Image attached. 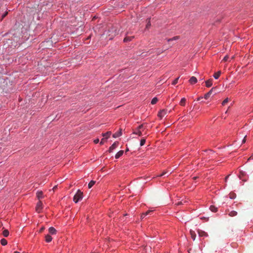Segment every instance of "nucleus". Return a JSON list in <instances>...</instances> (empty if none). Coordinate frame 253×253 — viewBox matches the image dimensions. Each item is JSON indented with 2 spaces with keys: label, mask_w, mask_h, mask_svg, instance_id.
Returning <instances> with one entry per match:
<instances>
[{
  "label": "nucleus",
  "mask_w": 253,
  "mask_h": 253,
  "mask_svg": "<svg viewBox=\"0 0 253 253\" xmlns=\"http://www.w3.org/2000/svg\"><path fill=\"white\" fill-rule=\"evenodd\" d=\"M14 253H19V252L16 251Z\"/></svg>",
  "instance_id": "de8ad7c7"
},
{
  "label": "nucleus",
  "mask_w": 253,
  "mask_h": 253,
  "mask_svg": "<svg viewBox=\"0 0 253 253\" xmlns=\"http://www.w3.org/2000/svg\"><path fill=\"white\" fill-rule=\"evenodd\" d=\"M185 102H186V99L185 98H182L181 99L179 104L181 106H184L185 105Z\"/></svg>",
  "instance_id": "aec40b11"
},
{
  "label": "nucleus",
  "mask_w": 253,
  "mask_h": 253,
  "mask_svg": "<svg viewBox=\"0 0 253 253\" xmlns=\"http://www.w3.org/2000/svg\"><path fill=\"white\" fill-rule=\"evenodd\" d=\"M57 188V186H54L52 189L53 191H55Z\"/></svg>",
  "instance_id": "79ce46f5"
},
{
  "label": "nucleus",
  "mask_w": 253,
  "mask_h": 253,
  "mask_svg": "<svg viewBox=\"0 0 253 253\" xmlns=\"http://www.w3.org/2000/svg\"><path fill=\"white\" fill-rule=\"evenodd\" d=\"M2 234L4 237H6L9 235V231L5 229L3 231Z\"/></svg>",
  "instance_id": "b1692460"
},
{
  "label": "nucleus",
  "mask_w": 253,
  "mask_h": 253,
  "mask_svg": "<svg viewBox=\"0 0 253 253\" xmlns=\"http://www.w3.org/2000/svg\"><path fill=\"white\" fill-rule=\"evenodd\" d=\"M152 211H152V210H149V211H147L146 212H144V215H147L149 214Z\"/></svg>",
  "instance_id": "7c9ffc66"
},
{
  "label": "nucleus",
  "mask_w": 253,
  "mask_h": 253,
  "mask_svg": "<svg viewBox=\"0 0 253 253\" xmlns=\"http://www.w3.org/2000/svg\"><path fill=\"white\" fill-rule=\"evenodd\" d=\"M167 172L166 171H165V172H163L162 174H161L159 176H162L164 175H165L166 173H167Z\"/></svg>",
  "instance_id": "ea45409f"
},
{
  "label": "nucleus",
  "mask_w": 253,
  "mask_h": 253,
  "mask_svg": "<svg viewBox=\"0 0 253 253\" xmlns=\"http://www.w3.org/2000/svg\"><path fill=\"white\" fill-rule=\"evenodd\" d=\"M198 233L200 237H207L208 236V234L205 232L204 231L201 230H198Z\"/></svg>",
  "instance_id": "20e7f679"
},
{
  "label": "nucleus",
  "mask_w": 253,
  "mask_h": 253,
  "mask_svg": "<svg viewBox=\"0 0 253 253\" xmlns=\"http://www.w3.org/2000/svg\"><path fill=\"white\" fill-rule=\"evenodd\" d=\"M146 215H144V213H143L141 215V218H143L145 216H146Z\"/></svg>",
  "instance_id": "37998d69"
},
{
  "label": "nucleus",
  "mask_w": 253,
  "mask_h": 253,
  "mask_svg": "<svg viewBox=\"0 0 253 253\" xmlns=\"http://www.w3.org/2000/svg\"><path fill=\"white\" fill-rule=\"evenodd\" d=\"M158 98L157 97H154L152 99V100H151V104L154 105V104H155L157 101H158Z\"/></svg>",
  "instance_id": "393cba45"
},
{
  "label": "nucleus",
  "mask_w": 253,
  "mask_h": 253,
  "mask_svg": "<svg viewBox=\"0 0 253 253\" xmlns=\"http://www.w3.org/2000/svg\"><path fill=\"white\" fill-rule=\"evenodd\" d=\"M145 142H146V139L145 138H142L140 140V146H142L144 145Z\"/></svg>",
  "instance_id": "a878e982"
},
{
  "label": "nucleus",
  "mask_w": 253,
  "mask_h": 253,
  "mask_svg": "<svg viewBox=\"0 0 253 253\" xmlns=\"http://www.w3.org/2000/svg\"><path fill=\"white\" fill-rule=\"evenodd\" d=\"M210 209L212 212H216L217 211V208L214 206H211Z\"/></svg>",
  "instance_id": "4be33fe9"
},
{
  "label": "nucleus",
  "mask_w": 253,
  "mask_h": 253,
  "mask_svg": "<svg viewBox=\"0 0 253 253\" xmlns=\"http://www.w3.org/2000/svg\"><path fill=\"white\" fill-rule=\"evenodd\" d=\"M229 175H227L226 177H225V181L227 180V179H228V178L229 177Z\"/></svg>",
  "instance_id": "49530a36"
},
{
  "label": "nucleus",
  "mask_w": 253,
  "mask_h": 253,
  "mask_svg": "<svg viewBox=\"0 0 253 253\" xmlns=\"http://www.w3.org/2000/svg\"><path fill=\"white\" fill-rule=\"evenodd\" d=\"M212 84V80L210 79L206 82V85L208 87H211Z\"/></svg>",
  "instance_id": "9d476101"
},
{
  "label": "nucleus",
  "mask_w": 253,
  "mask_h": 253,
  "mask_svg": "<svg viewBox=\"0 0 253 253\" xmlns=\"http://www.w3.org/2000/svg\"><path fill=\"white\" fill-rule=\"evenodd\" d=\"M151 25L150 21V19L148 20V21L147 22V25H146V28H148Z\"/></svg>",
  "instance_id": "72a5a7b5"
},
{
  "label": "nucleus",
  "mask_w": 253,
  "mask_h": 253,
  "mask_svg": "<svg viewBox=\"0 0 253 253\" xmlns=\"http://www.w3.org/2000/svg\"><path fill=\"white\" fill-rule=\"evenodd\" d=\"M111 134V131H107V132L106 133H102V135L103 137H104L105 139H107L108 138H109L110 135Z\"/></svg>",
  "instance_id": "f8f14e48"
},
{
  "label": "nucleus",
  "mask_w": 253,
  "mask_h": 253,
  "mask_svg": "<svg viewBox=\"0 0 253 253\" xmlns=\"http://www.w3.org/2000/svg\"><path fill=\"white\" fill-rule=\"evenodd\" d=\"M122 129L120 128V130L118 132H117L115 133L114 134H113V137L114 138H117V137H118L121 136L122 134Z\"/></svg>",
  "instance_id": "39448f33"
},
{
  "label": "nucleus",
  "mask_w": 253,
  "mask_h": 253,
  "mask_svg": "<svg viewBox=\"0 0 253 253\" xmlns=\"http://www.w3.org/2000/svg\"><path fill=\"white\" fill-rule=\"evenodd\" d=\"M228 58H229V56L227 55H226V56L224 57V58H223V61H227V60L228 59Z\"/></svg>",
  "instance_id": "f704fd0d"
},
{
  "label": "nucleus",
  "mask_w": 253,
  "mask_h": 253,
  "mask_svg": "<svg viewBox=\"0 0 253 253\" xmlns=\"http://www.w3.org/2000/svg\"><path fill=\"white\" fill-rule=\"evenodd\" d=\"M91 253H98L94 252H92Z\"/></svg>",
  "instance_id": "09e8293b"
},
{
  "label": "nucleus",
  "mask_w": 253,
  "mask_h": 253,
  "mask_svg": "<svg viewBox=\"0 0 253 253\" xmlns=\"http://www.w3.org/2000/svg\"><path fill=\"white\" fill-rule=\"evenodd\" d=\"M220 74H221V71H218L217 72L214 74L213 77L215 79H217L219 77Z\"/></svg>",
  "instance_id": "6ab92c4d"
},
{
  "label": "nucleus",
  "mask_w": 253,
  "mask_h": 253,
  "mask_svg": "<svg viewBox=\"0 0 253 253\" xmlns=\"http://www.w3.org/2000/svg\"><path fill=\"white\" fill-rule=\"evenodd\" d=\"M45 241L47 243L50 242L52 240V238L49 235H46L45 236Z\"/></svg>",
  "instance_id": "2eb2a0df"
},
{
  "label": "nucleus",
  "mask_w": 253,
  "mask_h": 253,
  "mask_svg": "<svg viewBox=\"0 0 253 253\" xmlns=\"http://www.w3.org/2000/svg\"><path fill=\"white\" fill-rule=\"evenodd\" d=\"M182 204V203H181V202H178V203L176 204V205H180V204Z\"/></svg>",
  "instance_id": "a18cd8bd"
},
{
  "label": "nucleus",
  "mask_w": 253,
  "mask_h": 253,
  "mask_svg": "<svg viewBox=\"0 0 253 253\" xmlns=\"http://www.w3.org/2000/svg\"><path fill=\"white\" fill-rule=\"evenodd\" d=\"M201 219H204V218H205V217H201Z\"/></svg>",
  "instance_id": "3c124183"
},
{
  "label": "nucleus",
  "mask_w": 253,
  "mask_h": 253,
  "mask_svg": "<svg viewBox=\"0 0 253 253\" xmlns=\"http://www.w3.org/2000/svg\"><path fill=\"white\" fill-rule=\"evenodd\" d=\"M134 134H137L139 136H141L142 134V131L139 129H136L133 132Z\"/></svg>",
  "instance_id": "4468645a"
},
{
  "label": "nucleus",
  "mask_w": 253,
  "mask_h": 253,
  "mask_svg": "<svg viewBox=\"0 0 253 253\" xmlns=\"http://www.w3.org/2000/svg\"><path fill=\"white\" fill-rule=\"evenodd\" d=\"M234 56H232V59H234Z\"/></svg>",
  "instance_id": "603ef678"
},
{
  "label": "nucleus",
  "mask_w": 253,
  "mask_h": 253,
  "mask_svg": "<svg viewBox=\"0 0 253 253\" xmlns=\"http://www.w3.org/2000/svg\"><path fill=\"white\" fill-rule=\"evenodd\" d=\"M99 142V139L98 138H96V139L94 140V142L95 144L98 143Z\"/></svg>",
  "instance_id": "4c0bfd02"
},
{
  "label": "nucleus",
  "mask_w": 253,
  "mask_h": 253,
  "mask_svg": "<svg viewBox=\"0 0 253 253\" xmlns=\"http://www.w3.org/2000/svg\"><path fill=\"white\" fill-rule=\"evenodd\" d=\"M134 38V36L126 37L124 39V42H125L131 41Z\"/></svg>",
  "instance_id": "9b49d317"
},
{
  "label": "nucleus",
  "mask_w": 253,
  "mask_h": 253,
  "mask_svg": "<svg viewBox=\"0 0 253 253\" xmlns=\"http://www.w3.org/2000/svg\"><path fill=\"white\" fill-rule=\"evenodd\" d=\"M3 186V179L0 178V189L2 188Z\"/></svg>",
  "instance_id": "cd10ccee"
},
{
  "label": "nucleus",
  "mask_w": 253,
  "mask_h": 253,
  "mask_svg": "<svg viewBox=\"0 0 253 253\" xmlns=\"http://www.w3.org/2000/svg\"><path fill=\"white\" fill-rule=\"evenodd\" d=\"M95 183V181L94 180H91L89 182L88 184V187L89 188H91Z\"/></svg>",
  "instance_id": "412c9836"
},
{
  "label": "nucleus",
  "mask_w": 253,
  "mask_h": 253,
  "mask_svg": "<svg viewBox=\"0 0 253 253\" xmlns=\"http://www.w3.org/2000/svg\"><path fill=\"white\" fill-rule=\"evenodd\" d=\"M202 98V97H200L199 98H197V101H200L201 100V99Z\"/></svg>",
  "instance_id": "c03bdc74"
},
{
  "label": "nucleus",
  "mask_w": 253,
  "mask_h": 253,
  "mask_svg": "<svg viewBox=\"0 0 253 253\" xmlns=\"http://www.w3.org/2000/svg\"><path fill=\"white\" fill-rule=\"evenodd\" d=\"M214 88H211L208 93L205 94L204 96V98L206 99H207L209 98V97L210 96V95L211 94L212 91L213 90Z\"/></svg>",
  "instance_id": "1a4fd4ad"
},
{
  "label": "nucleus",
  "mask_w": 253,
  "mask_h": 253,
  "mask_svg": "<svg viewBox=\"0 0 253 253\" xmlns=\"http://www.w3.org/2000/svg\"><path fill=\"white\" fill-rule=\"evenodd\" d=\"M8 12H5L2 15V18L1 19H3L7 14Z\"/></svg>",
  "instance_id": "e433bc0d"
},
{
  "label": "nucleus",
  "mask_w": 253,
  "mask_h": 253,
  "mask_svg": "<svg viewBox=\"0 0 253 253\" xmlns=\"http://www.w3.org/2000/svg\"><path fill=\"white\" fill-rule=\"evenodd\" d=\"M119 144L118 142H115L109 148L108 150V152L111 153L114 149H115L116 147H118Z\"/></svg>",
  "instance_id": "7ed1b4c3"
},
{
  "label": "nucleus",
  "mask_w": 253,
  "mask_h": 253,
  "mask_svg": "<svg viewBox=\"0 0 253 253\" xmlns=\"http://www.w3.org/2000/svg\"><path fill=\"white\" fill-rule=\"evenodd\" d=\"M179 36H175V37H173V38H172V39H169V40H168V42H170V41H172V40H177V39H179Z\"/></svg>",
  "instance_id": "bb28decb"
},
{
  "label": "nucleus",
  "mask_w": 253,
  "mask_h": 253,
  "mask_svg": "<svg viewBox=\"0 0 253 253\" xmlns=\"http://www.w3.org/2000/svg\"><path fill=\"white\" fill-rule=\"evenodd\" d=\"M237 215V212L236 211H232L229 213V215L231 217L235 216Z\"/></svg>",
  "instance_id": "a211bd4d"
},
{
  "label": "nucleus",
  "mask_w": 253,
  "mask_h": 253,
  "mask_svg": "<svg viewBox=\"0 0 253 253\" xmlns=\"http://www.w3.org/2000/svg\"><path fill=\"white\" fill-rule=\"evenodd\" d=\"M0 243L2 246H5L7 244V242L6 240L3 238L0 240Z\"/></svg>",
  "instance_id": "5701e85b"
},
{
  "label": "nucleus",
  "mask_w": 253,
  "mask_h": 253,
  "mask_svg": "<svg viewBox=\"0 0 253 253\" xmlns=\"http://www.w3.org/2000/svg\"><path fill=\"white\" fill-rule=\"evenodd\" d=\"M229 195H230V198L231 199H234L235 197V194L234 193H230Z\"/></svg>",
  "instance_id": "2f4dec72"
},
{
  "label": "nucleus",
  "mask_w": 253,
  "mask_h": 253,
  "mask_svg": "<svg viewBox=\"0 0 253 253\" xmlns=\"http://www.w3.org/2000/svg\"><path fill=\"white\" fill-rule=\"evenodd\" d=\"M189 82L191 84H193L197 83V79H196V77L192 76V77L190 78Z\"/></svg>",
  "instance_id": "423d86ee"
},
{
  "label": "nucleus",
  "mask_w": 253,
  "mask_h": 253,
  "mask_svg": "<svg viewBox=\"0 0 253 253\" xmlns=\"http://www.w3.org/2000/svg\"><path fill=\"white\" fill-rule=\"evenodd\" d=\"M166 114V111L165 110H162L159 112L158 115L160 118H162Z\"/></svg>",
  "instance_id": "0eeeda50"
},
{
  "label": "nucleus",
  "mask_w": 253,
  "mask_h": 253,
  "mask_svg": "<svg viewBox=\"0 0 253 253\" xmlns=\"http://www.w3.org/2000/svg\"><path fill=\"white\" fill-rule=\"evenodd\" d=\"M83 198V193L80 190H78L75 196H74L73 201L76 203H78Z\"/></svg>",
  "instance_id": "f257e3e1"
},
{
  "label": "nucleus",
  "mask_w": 253,
  "mask_h": 253,
  "mask_svg": "<svg viewBox=\"0 0 253 253\" xmlns=\"http://www.w3.org/2000/svg\"><path fill=\"white\" fill-rule=\"evenodd\" d=\"M42 203L41 201H39L37 204L36 211L37 212L40 213L42 212Z\"/></svg>",
  "instance_id": "f03ea898"
},
{
  "label": "nucleus",
  "mask_w": 253,
  "mask_h": 253,
  "mask_svg": "<svg viewBox=\"0 0 253 253\" xmlns=\"http://www.w3.org/2000/svg\"><path fill=\"white\" fill-rule=\"evenodd\" d=\"M193 178H194V179H196V178H197V177H194Z\"/></svg>",
  "instance_id": "8fccbe9b"
},
{
  "label": "nucleus",
  "mask_w": 253,
  "mask_h": 253,
  "mask_svg": "<svg viewBox=\"0 0 253 253\" xmlns=\"http://www.w3.org/2000/svg\"><path fill=\"white\" fill-rule=\"evenodd\" d=\"M228 101H229V99L228 98H226V99H225L222 103V105H224L226 103H227L228 102Z\"/></svg>",
  "instance_id": "c756f323"
},
{
  "label": "nucleus",
  "mask_w": 253,
  "mask_h": 253,
  "mask_svg": "<svg viewBox=\"0 0 253 253\" xmlns=\"http://www.w3.org/2000/svg\"><path fill=\"white\" fill-rule=\"evenodd\" d=\"M143 127V125H141L139 126L136 129H139V130H141L142 131Z\"/></svg>",
  "instance_id": "c9c22d12"
},
{
  "label": "nucleus",
  "mask_w": 253,
  "mask_h": 253,
  "mask_svg": "<svg viewBox=\"0 0 253 253\" xmlns=\"http://www.w3.org/2000/svg\"><path fill=\"white\" fill-rule=\"evenodd\" d=\"M43 196V193L42 191H38L37 193V196L39 199L42 198Z\"/></svg>",
  "instance_id": "f3484780"
},
{
  "label": "nucleus",
  "mask_w": 253,
  "mask_h": 253,
  "mask_svg": "<svg viewBox=\"0 0 253 253\" xmlns=\"http://www.w3.org/2000/svg\"><path fill=\"white\" fill-rule=\"evenodd\" d=\"M106 139H105V138H102V139L101 140V141H100V144L101 145H103V144L104 143V142H105V140H106Z\"/></svg>",
  "instance_id": "473e14b6"
},
{
  "label": "nucleus",
  "mask_w": 253,
  "mask_h": 253,
  "mask_svg": "<svg viewBox=\"0 0 253 253\" xmlns=\"http://www.w3.org/2000/svg\"><path fill=\"white\" fill-rule=\"evenodd\" d=\"M247 136H246L243 139V141H242V143H244L246 142V138Z\"/></svg>",
  "instance_id": "a19ab883"
},
{
  "label": "nucleus",
  "mask_w": 253,
  "mask_h": 253,
  "mask_svg": "<svg viewBox=\"0 0 253 253\" xmlns=\"http://www.w3.org/2000/svg\"><path fill=\"white\" fill-rule=\"evenodd\" d=\"M124 153V151L123 150H120V151H119L115 155V158L116 159H118L121 156H122L123 155Z\"/></svg>",
  "instance_id": "ddd939ff"
},
{
  "label": "nucleus",
  "mask_w": 253,
  "mask_h": 253,
  "mask_svg": "<svg viewBox=\"0 0 253 253\" xmlns=\"http://www.w3.org/2000/svg\"><path fill=\"white\" fill-rule=\"evenodd\" d=\"M191 237L192 239L194 241L196 239V235L194 231L190 230V231Z\"/></svg>",
  "instance_id": "dca6fc26"
},
{
  "label": "nucleus",
  "mask_w": 253,
  "mask_h": 253,
  "mask_svg": "<svg viewBox=\"0 0 253 253\" xmlns=\"http://www.w3.org/2000/svg\"><path fill=\"white\" fill-rule=\"evenodd\" d=\"M44 229V227H42L39 230V232L40 233L42 232Z\"/></svg>",
  "instance_id": "58836bf2"
},
{
  "label": "nucleus",
  "mask_w": 253,
  "mask_h": 253,
  "mask_svg": "<svg viewBox=\"0 0 253 253\" xmlns=\"http://www.w3.org/2000/svg\"><path fill=\"white\" fill-rule=\"evenodd\" d=\"M179 79V77L177 78L176 79H175L173 81V82L172 83V84L173 85H175L176 84L177 82H178V80Z\"/></svg>",
  "instance_id": "c85d7f7f"
},
{
  "label": "nucleus",
  "mask_w": 253,
  "mask_h": 253,
  "mask_svg": "<svg viewBox=\"0 0 253 253\" xmlns=\"http://www.w3.org/2000/svg\"><path fill=\"white\" fill-rule=\"evenodd\" d=\"M48 232L50 234L52 235L55 234L56 233V229L53 227H50L48 229Z\"/></svg>",
  "instance_id": "6e6552de"
}]
</instances>
